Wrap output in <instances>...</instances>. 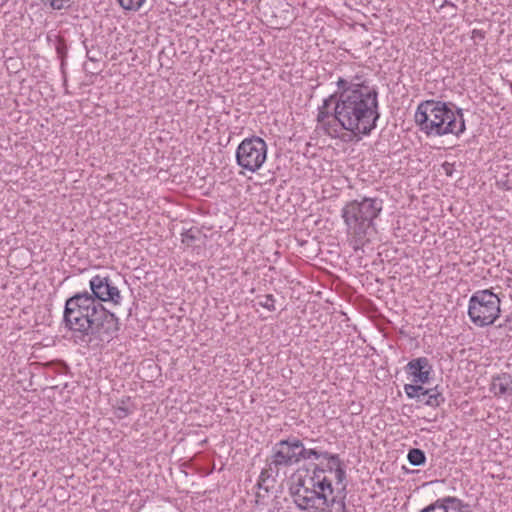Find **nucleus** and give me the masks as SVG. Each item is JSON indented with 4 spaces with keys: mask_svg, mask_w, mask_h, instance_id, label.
Here are the masks:
<instances>
[{
    "mask_svg": "<svg viewBox=\"0 0 512 512\" xmlns=\"http://www.w3.org/2000/svg\"><path fill=\"white\" fill-rule=\"evenodd\" d=\"M383 203L379 197H362L347 202L341 210L347 233L361 241L374 227L375 220L383 210Z\"/></svg>",
    "mask_w": 512,
    "mask_h": 512,
    "instance_id": "5",
    "label": "nucleus"
},
{
    "mask_svg": "<svg viewBox=\"0 0 512 512\" xmlns=\"http://www.w3.org/2000/svg\"><path fill=\"white\" fill-rule=\"evenodd\" d=\"M446 8H451V11L447 12V14L450 17L456 16V14H457V7H456V5H454L452 2H450L448 0H445L442 3V5L440 6V9H446Z\"/></svg>",
    "mask_w": 512,
    "mask_h": 512,
    "instance_id": "20",
    "label": "nucleus"
},
{
    "mask_svg": "<svg viewBox=\"0 0 512 512\" xmlns=\"http://www.w3.org/2000/svg\"><path fill=\"white\" fill-rule=\"evenodd\" d=\"M427 393H424L422 397H420L419 402L431 406L438 407L441 403L444 402V398L442 394L437 390V387L426 389Z\"/></svg>",
    "mask_w": 512,
    "mask_h": 512,
    "instance_id": "14",
    "label": "nucleus"
},
{
    "mask_svg": "<svg viewBox=\"0 0 512 512\" xmlns=\"http://www.w3.org/2000/svg\"><path fill=\"white\" fill-rule=\"evenodd\" d=\"M300 440L290 437L280 440L272 448V454L268 460L270 471H276L282 467H290L300 462Z\"/></svg>",
    "mask_w": 512,
    "mask_h": 512,
    "instance_id": "8",
    "label": "nucleus"
},
{
    "mask_svg": "<svg viewBox=\"0 0 512 512\" xmlns=\"http://www.w3.org/2000/svg\"><path fill=\"white\" fill-rule=\"evenodd\" d=\"M441 167H442L444 174L449 177H451L455 171L454 163L444 162Z\"/></svg>",
    "mask_w": 512,
    "mask_h": 512,
    "instance_id": "21",
    "label": "nucleus"
},
{
    "mask_svg": "<svg viewBox=\"0 0 512 512\" xmlns=\"http://www.w3.org/2000/svg\"><path fill=\"white\" fill-rule=\"evenodd\" d=\"M268 146L259 136H250L243 139L235 152L237 165L243 170L256 173L267 160Z\"/></svg>",
    "mask_w": 512,
    "mask_h": 512,
    "instance_id": "7",
    "label": "nucleus"
},
{
    "mask_svg": "<svg viewBox=\"0 0 512 512\" xmlns=\"http://www.w3.org/2000/svg\"><path fill=\"white\" fill-rule=\"evenodd\" d=\"M146 0H118L119 5L128 11H138Z\"/></svg>",
    "mask_w": 512,
    "mask_h": 512,
    "instance_id": "19",
    "label": "nucleus"
},
{
    "mask_svg": "<svg viewBox=\"0 0 512 512\" xmlns=\"http://www.w3.org/2000/svg\"><path fill=\"white\" fill-rule=\"evenodd\" d=\"M135 410L136 407L131 401V398L125 397L117 402V405L114 407L113 414L117 419L121 420L133 414Z\"/></svg>",
    "mask_w": 512,
    "mask_h": 512,
    "instance_id": "13",
    "label": "nucleus"
},
{
    "mask_svg": "<svg viewBox=\"0 0 512 512\" xmlns=\"http://www.w3.org/2000/svg\"><path fill=\"white\" fill-rule=\"evenodd\" d=\"M44 5L49 6L53 10L68 9L73 0H42Z\"/></svg>",
    "mask_w": 512,
    "mask_h": 512,
    "instance_id": "18",
    "label": "nucleus"
},
{
    "mask_svg": "<svg viewBox=\"0 0 512 512\" xmlns=\"http://www.w3.org/2000/svg\"><path fill=\"white\" fill-rule=\"evenodd\" d=\"M414 119L427 137H460L466 130L463 110L451 102L422 101L416 108Z\"/></svg>",
    "mask_w": 512,
    "mask_h": 512,
    "instance_id": "4",
    "label": "nucleus"
},
{
    "mask_svg": "<svg viewBox=\"0 0 512 512\" xmlns=\"http://www.w3.org/2000/svg\"><path fill=\"white\" fill-rule=\"evenodd\" d=\"M92 293H76L65 302L63 321L77 344L110 342L119 331V319L102 302L122 303V295L108 276L95 275L89 281Z\"/></svg>",
    "mask_w": 512,
    "mask_h": 512,
    "instance_id": "1",
    "label": "nucleus"
},
{
    "mask_svg": "<svg viewBox=\"0 0 512 512\" xmlns=\"http://www.w3.org/2000/svg\"><path fill=\"white\" fill-rule=\"evenodd\" d=\"M184 243H189L195 239V236L192 234V230H188L182 234Z\"/></svg>",
    "mask_w": 512,
    "mask_h": 512,
    "instance_id": "23",
    "label": "nucleus"
},
{
    "mask_svg": "<svg viewBox=\"0 0 512 512\" xmlns=\"http://www.w3.org/2000/svg\"><path fill=\"white\" fill-rule=\"evenodd\" d=\"M338 94H339V90L337 91V93H335V94H333V95H330L329 97L325 98V99L323 100V102H322V105H321V106H319L318 108H322V109H324V110H325V109L329 110L330 105L332 104L333 99H334V98H336V99H337Z\"/></svg>",
    "mask_w": 512,
    "mask_h": 512,
    "instance_id": "22",
    "label": "nucleus"
},
{
    "mask_svg": "<svg viewBox=\"0 0 512 512\" xmlns=\"http://www.w3.org/2000/svg\"><path fill=\"white\" fill-rule=\"evenodd\" d=\"M335 101L336 119L343 130L361 139L369 136L380 118L378 91L362 75L339 77Z\"/></svg>",
    "mask_w": 512,
    "mask_h": 512,
    "instance_id": "3",
    "label": "nucleus"
},
{
    "mask_svg": "<svg viewBox=\"0 0 512 512\" xmlns=\"http://www.w3.org/2000/svg\"><path fill=\"white\" fill-rule=\"evenodd\" d=\"M317 129L322 130L323 133L331 138H340L342 133V128L340 123L336 119V112L333 114L327 110L318 108L317 112Z\"/></svg>",
    "mask_w": 512,
    "mask_h": 512,
    "instance_id": "10",
    "label": "nucleus"
},
{
    "mask_svg": "<svg viewBox=\"0 0 512 512\" xmlns=\"http://www.w3.org/2000/svg\"><path fill=\"white\" fill-rule=\"evenodd\" d=\"M490 391L496 397L512 396V374L501 373L492 378Z\"/></svg>",
    "mask_w": 512,
    "mask_h": 512,
    "instance_id": "12",
    "label": "nucleus"
},
{
    "mask_svg": "<svg viewBox=\"0 0 512 512\" xmlns=\"http://www.w3.org/2000/svg\"><path fill=\"white\" fill-rule=\"evenodd\" d=\"M407 459L409 463L413 466H421L426 461L425 453L418 448H412L409 450Z\"/></svg>",
    "mask_w": 512,
    "mask_h": 512,
    "instance_id": "15",
    "label": "nucleus"
},
{
    "mask_svg": "<svg viewBox=\"0 0 512 512\" xmlns=\"http://www.w3.org/2000/svg\"><path fill=\"white\" fill-rule=\"evenodd\" d=\"M405 370L415 383L426 384L433 373V366L427 357H418L410 360Z\"/></svg>",
    "mask_w": 512,
    "mask_h": 512,
    "instance_id": "9",
    "label": "nucleus"
},
{
    "mask_svg": "<svg viewBox=\"0 0 512 512\" xmlns=\"http://www.w3.org/2000/svg\"><path fill=\"white\" fill-rule=\"evenodd\" d=\"M275 298L272 294H267L264 296H258V305L267 309L268 311H275Z\"/></svg>",
    "mask_w": 512,
    "mask_h": 512,
    "instance_id": "17",
    "label": "nucleus"
},
{
    "mask_svg": "<svg viewBox=\"0 0 512 512\" xmlns=\"http://www.w3.org/2000/svg\"><path fill=\"white\" fill-rule=\"evenodd\" d=\"M404 391L408 398L416 399L418 402L420 397H422L424 393H427L423 386L414 384H406L404 386Z\"/></svg>",
    "mask_w": 512,
    "mask_h": 512,
    "instance_id": "16",
    "label": "nucleus"
},
{
    "mask_svg": "<svg viewBox=\"0 0 512 512\" xmlns=\"http://www.w3.org/2000/svg\"><path fill=\"white\" fill-rule=\"evenodd\" d=\"M500 306V298L490 289L478 290L469 299V319L477 327L490 326L499 318Z\"/></svg>",
    "mask_w": 512,
    "mask_h": 512,
    "instance_id": "6",
    "label": "nucleus"
},
{
    "mask_svg": "<svg viewBox=\"0 0 512 512\" xmlns=\"http://www.w3.org/2000/svg\"><path fill=\"white\" fill-rule=\"evenodd\" d=\"M420 512H473L470 506L462 500L447 496L438 499L433 504L423 508Z\"/></svg>",
    "mask_w": 512,
    "mask_h": 512,
    "instance_id": "11",
    "label": "nucleus"
},
{
    "mask_svg": "<svg viewBox=\"0 0 512 512\" xmlns=\"http://www.w3.org/2000/svg\"><path fill=\"white\" fill-rule=\"evenodd\" d=\"M269 475H268V471L267 470H263L259 476V482H258V487L259 488H262L263 485H262V482L265 481V478H268Z\"/></svg>",
    "mask_w": 512,
    "mask_h": 512,
    "instance_id": "24",
    "label": "nucleus"
},
{
    "mask_svg": "<svg viewBox=\"0 0 512 512\" xmlns=\"http://www.w3.org/2000/svg\"><path fill=\"white\" fill-rule=\"evenodd\" d=\"M300 462L311 458L328 460L327 469L316 466L307 479L294 493L296 506L306 512H348L346 509L345 469L337 454L307 449L300 441Z\"/></svg>",
    "mask_w": 512,
    "mask_h": 512,
    "instance_id": "2",
    "label": "nucleus"
}]
</instances>
